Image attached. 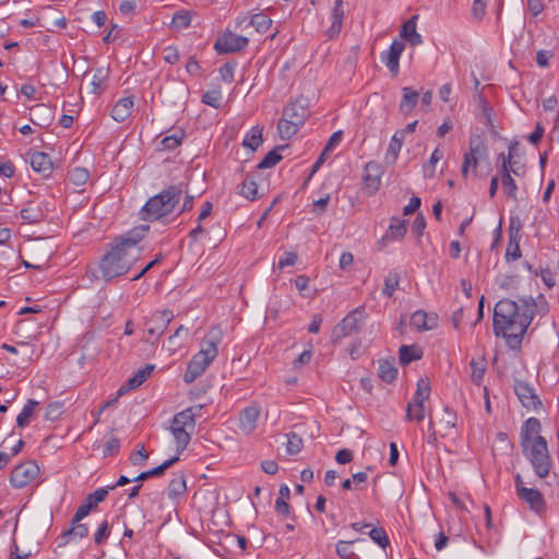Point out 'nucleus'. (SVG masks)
I'll list each match as a JSON object with an SVG mask.
<instances>
[{"mask_svg": "<svg viewBox=\"0 0 559 559\" xmlns=\"http://www.w3.org/2000/svg\"><path fill=\"white\" fill-rule=\"evenodd\" d=\"M59 167V153L56 154L53 148H50V152L37 151V174H41L44 178H50L53 170Z\"/></svg>", "mask_w": 559, "mask_h": 559, "instance_id": "4468645a", "label": "nucleus"}, {"mask_svg": "<svg viewBox=\"0 0 559 559\" xmlns=\"http://www.w3.org/2000/svg\"><path fill=\"white\" fill-rule=\"evenodd\" d=\"M182 195L180 186H169L158 194L150 198L140 211L143 221L160 219L175 210Z\"/></svg>", "mask_w": 559, "mask_h": 559, "instance_id": "20e7f679", "label": "nucleus"}, {"mask_svg": "<svg viewBox=\"0 0 559 559\" xmlns=\"http://www.w3.org/2000/svg\"><path fill=\"white\" fill-rule=\"evenodd\" d=\"M108 69L107 68H97L94 71L93 78H92V85H93V92L98 93L103 88V83L108 78Z\"/></svg>", "mask_w": 559, "mask_h": 559, "instance_id": "09e8293b", "label": "nucleus"}, {"mask_svg": "<svg viewBox=\"0 0 559 559\" xmlns=\"http://www.w3.org/2000/svg\"><path fill=\"white\" fill-rule=\"evenodd\" d=\"M514 392L524 407L536 409L538 406H542L539 397L527 382L516 381Z\"/></svg>", "mask_w": 559, "mask_h": 559, "instance_id": "2eb2a0df", "label": "nucleus"}, {"mask_svg": "<svg viewBox=\"0 0 559 559\" xmlns=\"http://www.w3.org/2000/svg\"><path fill=\"white\" fill-rule=\"evenodd\" d=\"M523 227L522 221L519 216H511L509 224V238L521 239V229Z\"/></svg>", "mask_w": 559, "mask_h": 559, "instance_id": "e2e57ef3", "label": "nucleus"}, {"mask_svg": "<svg viewBox=\"0 0 559 559\" xmlns=\"http://www.w3.org/2000/svg\"><path fill=\"white\" fill-rule=\"evenodd\" d=\"M419 100V93L409 86L402 88V99L399 109L403 115H408L413 111Z\"/></svg>", "mask_w": 559, "mask_h": 559, "instance_id": "bb28decb", "label": "nucleus"}, {"mask_svg": "<svg viewBox=\"0 0 559 559\" xmlns=\"http://www.w3.org/2000/svg\"><path fill=\"white\" fill-rule=\"evenodd\" d=\"M260 416V408L255 405H250L241 411L239 415V428L242 432L249 435L255 427Z\"/></svg>", "mask_w": 559, "mask_h": 559, "instance_id": "a211bd4d", "label": "nucleus"}, {"mask_svg": "<svg viewBox=\"0 0 559 559\" xmlns=\"http://www.w3.org/2000/svg\"><path fill=\"white\" fill-rule=\"evenodd\" d=\"M428 313L424 310L415 311L411 317V324L418 331H428Z\"/></svg>", "mask_w": 559, "mask_h": 559, "instance_id": "de8ad7c7", "label": "nucleus"}, {"mask_svg": "<svg viewBox=\"0 0 559 559\" xmlns=\"http://www.w3.org/2000/svg\"><path fill=\"white\" fill-rule=\"evenodd\" d=\"M403 132H395L393 134L385 153L386 163L394 164L396 162L399 153L403 145Z\"/></svg>", "mask_w": 559, "mask_h": 559, "instance_id": "7c9ffc66", "label": "nucleus"}, {"mask_svg": "<svg viewBox=\"0 0 559 559\" xmlns=\"http://www.w3.org/2000/svg\"><path fill=\"white\" fill-rule=\"evenodd\" d=\"M191 16L188 11H178L174 14L171 24L177 28H186L190 25Z\"/></svg>", "mask_w": 559, "mask_h": 559, "instance_id": "6e6d98bb", "label": "nucleus"}, {"mask_svg": "<svg viewBox=\"0 0 559 559\" xmlns=\"http://www.w3.org/2000/svg\"><path fill=\"white\" fill-rule=\"evenodd\" d=\"M425 418L424 403H408L406 407V419L420 423Z\"/></svg>", "mask_w": 559, "mask_h": 559, "instance_id": "37998d69", "label": "nucleus"}, {"mask_svg": "<svg viewBox=\"0 0 559 559\" xmlns=\"http://www.w3.org/2000/svg\"><path fill=\"white\" fill-rule=\"evenodd\" d=\"M302 449V439L296 432H289L287 435L286 450L290 455L297 454Z\"/></svg>", "mask_w": 559, "mask_h": 559, "instance_id": "8fccbe9b", "label": "nucleus"}, {"mask_svg": "<svg viewBox=\"0 0 559 559\" xmlns=\"http://www.w3.org/2000/svg\"><path fill=\"white\" fill-rule=\"evenodd\" d=\"M365 318V309L358 307L350 311L332 331V342L338 343L344 337L359 331V323Z\"/></svg>", "mask_w": 559, "mask_h": 559, "instance_id": "6e6552de", "label": "nucleus"}, {"mask_svg": "<svg viewBox=\"0 0 559 559\" xmlns=\"http://www.w3.org/2000/svg\"><path fill=\"white\" fill-rule=\"evenodd\" d=\"M248 38L230 31L225 32L219 36L215 44L214 49L219 53H233L245 49L248 46Z\"/></svg>", "mask_w": 559, "mask_h": 559, "instance_id": "1a4fd4ad", "label": "nucleus"}, {"mask_svg": "<svg viewBox=\"0 0 559 559\" xmlns=\"http://www.w3.org/2000/svg\"><path fill=\"white\" fill-rule=\"evenodd\" d=\"M221 341L222 331L218 328H212L202 340L200 350L188 364L183 374L186 383H192L206 370L218 354L217 346Z\"/></svg>", "mask_w": 559, "mask_h": 559, "instance_id": "f03ea898", "label": "nucleus"}, {"mask_svg": "<svg viewBox=\"0 0 559 559\" xmlns=\"http://www.w3.org/2000/svg\"><path fill=\"white\" fill-rule=\"evenodd\" d=\"M417 15L409 17L401 27L400 36L408 41L412 46H419L423 44V37L417 32Z\"/></svg>", "mask_w": 559, "mask_h": 559, "instance_id": "412c9836", "label": "nucleus"}, {"mask_svg": "<svg viewBox=\"0 0 559 559\" xmlns=\"http://www.w3.org/2000/svg\"><path fill=\"white\" fill-rule=\"evenodd\" d=\"M501 182L506 195L512 200H516L518 186L512 176H503V178H501Z\"/></svg>", "mask_w": 559, "mask_h": 559, "instance_id": "5fc2aeb1", "label": "nucleus"}, {"mask_svg": "<svg viewBox=\"0 0 559 559\" xmlns=\"http://www.w3.org/2000/svg\"><path fill=\"white\" fill-rule=\"evenodd\" d=\"M88 178L90 173L86 168L83 167H75L69 173V180L78 187L85 185Z\"/></svg>", "mask_w": 559, "mask_h": 559, "instance_id": "49530a36", "label": "nucleus"}, {"mask_svg": "<svg viewBox=\"0 0 559 559\" xmlns=\"http://www.w3.org/2000/svg\"><path fill=\"white\" fill-rule=\"evenodd\" d=\"M520 240L521 239L509 238L506 254H504L506 261L508 263L513 262L521 258L522 251L520 249Z\"/></svg>", "mask_w": 559, "mask_h": 559, "instance_id": "c03bdc74", "label": "nucleus"}, {"mask_svg": "<svg viewBox=\"0 0 559 559\" xmlns=\"http://www.w3.org/2000/svg\"><path fill=\"white\" fill-rule=\"evenodd\" d=\"M171 426L180 427V428H190L191 430L195 427V418L191 408H186L185 411L175 415L173 419Z\"/></svg>", "mask_w": 559, "mask_h": 559, "instance_id": "2f4dec72", "label": "nucleus"}, {"mask_svg": "<svg viewBox=\"0 0 559 559\" xmlns=\"http://www.w3.org/2000/svg\"><path fill=\"white\" fill-rule=\"evenodd\" d=\"M343 19H344V2H343V0H335L334 7L332 9V24L326 29V36L329 38L332 39L340 34V32L342 29Z\"/></svg>", "mask_w": 559, "mask_h": 559, "instance_id": "b1692460", "label": "nucleus"}, {"mask_svg": "<svg viewBox=\"0 0 559 559\" xmlns=\"http://www.w3.org/2000/svg\"><path fill=\"white\" fill-rule=\"evenodd\" d=\"M426 228V218L423 214H418L412 225V230L420 237Z\"/></svg>", "mask_w": 559, "mask_h": 559, "instance_id": "338daca9", "label": "nucleus"}, {"mask_svg": "<svg viewBox=\"0 0 559 559\" xmlns=\"http://www.w3.org/2000/svg\"><path fill=\"white\" fill-rule=\"evenodd\" d=\"M406 221L392 217L390 226L385 235L379 241V245L384 243L386 240H401L406 235Z\"/></svg>", "mask_w": 559, "mask_h": 559, "instance_id": "393cba45", "label": "nucleus"}, {"mask_svg": "<svg viewBox=\"0 0 559 559\" xmlns=\"http://www.w3.org/2000/svg\"><path fill=\"white\" fill-rule=\"evenodd\" d=\"M55 116L56 107H52L45 103H37V127H49L53 122Z\"/></svg>", "mask_w": 559, "mask_h": 559, "instance_id": "c85d7f7f", "label": "nucleus"}, {"mask_svg": "<svg viewBox=\"0 0 559 559\" xmlns=\"http://www.w3.org/2000/svg\"><path fill=\"white\" fill-rule=\"evenodd\" d=\"M545 8V0H527V9L530 13L537 16Z\"/></svg>", "mask_w": 559, "mask_h": 559, "instance_id": "774afa93", "label": "nucleus"}, {"mask_svg": "<svg viewBox=\"0 0 559 559\" xmlns=\"http://www.w3.org/2000/svg\"><path fill=\"white\" fill-rule=\"evenodd\" d=\"M148 225H140L129 230L123 236L116 239V241L120 242L124 246V248L129 249L132 252L139 251L141 253V249L136 247L138 242L144 238L146 233L148 231Z\"/></svg>", "mask_w": 559, "mask_h": 559, "instance_id": "f3484780", "label": "nucleus"}, {"mask_svg": "<svg viewBox=\"0 0 559 559\" xmlns=\"http://www.w3.org/2000/svg\"><path fill=\"white\" fill-rule=\"evenodd\" d=\"M187 490L186 479L183 475L173 478L168 485V497L175 499Z\"/></svg>", "mask_w": 559, "mask_h": 559, "instance_id": "a19ab883", "label": "nucleus"}, {"mask_svg": "<svg viewBox=\"0 0 559 559\" xmlns=\"http://www.w3.org/2000/svg\"><path fill=\"white\" fill-rule=\"evenodd\" d=\"M35 414V399H28L22 412L17 415L16 425L19 428L26 427Z\"/></svg>", "mask_w": 559, "mask_h": 559, "instance_id": "e433bc0d", "label": "nucleus"}, {"mask_svg": "<svg viewBox=\"0 0 559 559\" xmlns=\"http://www.w3.org/2000/svg\"><path fill=\"white\" fill-rule=\"evenodd\" d=\"M487 154V145L486 143L479 138H472L469 140V152L464 154V160L462 165V175L463 177H466L468 174V169L472 166L473 168H476L478 165L477 156L481 157Z\"/></svg>", "mask_w": 559, "mask_h": 559, "instance_id": "9b49d317", "label": "nucleus"}, {"mask_svg": "<svg viewBox=\"0 0 559 559\" xmlns=\"http://www.w3.org/2000/svg\"><path fill=\"white\" fill-rule=\"evenodd\" d=\"M133 110V98L130 97H123L120 98L112 107L111 109V117L114 120L118 122L124 121Z\"/></svg>", "mask_w": 559, "mask_h": 559, "instance_id": "a878e982", "label": "nucleus"}, {"mask_svg": "<svg viewBox=\"0 0 559 559\" xmlns=\"http://www.w3.org/2000/svg\"><path fill=\"white\" fill-rule=\"evenodd\" d=\"M524 456L527 457L535 474L539 478H546L551 469L552 461L549 455L547 441L542 436H535L532 445L522 449Z\"/></svg>", "mask_w": 559, "mask_h": 559, "instance_id": "423d86ee", "label": "nucleus"}, {"mask_svg": "<svg viewBox=\"0 0 559 559\" xmlns=\"http://www.w3.org/2000/svg\"><path fill=\"white\" fill-rule=\"evenodd\" d=\"M400 277L397 273H390L384 280L383 294L392 297L395 289L399 287Z\"/></svg>", "mask_w": 559, "mask_h": 559, "instance_id": "864d4df0", "label": "nucleus"}, {"mask_svg": "<svg viewBox=\"0 0 559 559\" xmlns=\"http://www.w3.org/2000/svg\"><path fill=\"white\" fill-rule=\"evenodd\" d=\"M539 431L540 421L535 417L528 418L521 428L520 439L522 449H526L527 447L532 445L535 438L533 436H539Z\"/></svg>", "mask_w": 559, "mask_h": 559, "instance_id": "4be33fe9", "label": "nucleus"}, {"mask_svg": "<svg viewBox=\"0 0 559 559\" xmlns=\"http://www.w3.org/2000/svg\"><path fill=\"white\" fill-rule=\"evenodd\" d=\"M110 535V528H109V524H108V521L107 520H104L96 533L94 534V542L97 544V545H100L103 544Z\"/></svg>", "mask_w": 559, "mask_h": 559, "instance_id": "680f3d73", "label": "nucleus"}, {"mask_svg": "<svg viewBox=\"0 0 559 559\" xmlns=\"http://www.w3.org/2000/svg\"><path fill=\"white\" fill-rule=\"evenodd\" d=\"M440 423L445 433H448L449 430L453 429L456 425V414L445 407Z\"/></svg>", "mask_w": 559, "mask_h": 559, "instance_id": "bf43d9fd", "label": "nucleus"}, {"mask_svg": "<svg viewBox=\"0 0 559 559\" xmlns=\"http://www.w3.org/2000/svg\"><path fill=\"white\" fill-rule=\"evenodd\" d=\"M87 524H80L76 527H70L61 534V538L64 540L63 544L70 543L75 539H82L88 535Z\"/></svg>", "mask_w": 559, "mask_h": 559, "instance_id": "f704fd0d", "label": "nucleus"}, {"mask_svg": "<svg viewBox=\"0 0 559 559\" xmlns=\"http://www.w3.org/2000/svg\"><path fill=\"white\" fill-rule=\"evenodd\" d=\"M472 368L471 380L475 385H480L486 372V360L481 358L479 360L472 359L469 362Z\"/></svg>", "mask_w": 559, "mask_h": 559, "instance_id": "c9c22d12", "label": "nucleus"}, {"mask_svg": "<svg viewBox=\"0 0 559 559\" xmlns=\"http://www.w3.org/2000/svg\"><path fill=\"white\" fill-rule=\"evenodd\" d=\"M405 49L402 40L394 39L388 51L381 53V61L386 66L393 76L400 72V58Z\"/></svg>", "mask_w": 559, "mask_h": 559, "instance_id": "f8f14e48", "label": "nucleus"}, {"mask_svg": "<svg viewBox=\"0 0 559 559\" xmlns=\"http://www.w3.org/2000/svg\"><path fill=\"white\" fill-rule=\"evenodd\" d=\"M154 365H146L144 368L138 370L133 377H131L118 390V396H121L130 390L139 388L144 381H146L154 371Z\"/></svg>", "mask_w": 559, "mask_h": 559, "instance_id": "aec40b11", "label": "nucleus"}, {"mask_svg": "<svg viewBox=\"0 0 559 559\" xmlns=\"http://www.w3.org/2000/svg\"><path fill=\"white\" fill-rule=\"evenodd\" d=\"M140 252H132L116 241L115 246L100 260L99 267L105 281L126 274L139 260Z\"/></svg>", "mask_w": 559, "mask_h": 559, "instance_id": "7ed1b4c3", "label": "nucleus"}, {"mask_svg": "<svg viewBox=\"0 0 559 559\" xmlns=\"http://www.w3.org/2000/svg\"><path fill=\"white\" fill-rule=\"evenodd\" d=\"M108 496V489L98 488L94 492L88 493L81 506L78 508L80 510V514H85L86 516L97 508L98 503L104 501Z\"/></svg>", "mask_w": 559, "mask_h": 559, "instance_id": "5701e85b", "label": "nucleus"}, {"mask_svg": "<svg viewBox=\"0 0 559 559\" xmlns=\"http://www.w3.org/2000/svg\"><path fill=\"white\" fill-rule=\"evenodd\" d=\"M400 364L406 366L423 357V350L415 345H402L399 350Z\"/></svg>", "mask_w": 559, "mask_h": 559, "instance_id": "c756f323", "label": "nucleus"}, {"mask_svg": "<svg viewBox=\"0 0 559 559\" xmlns=\"http://www.w3.org/2000/svg\"><path fill=\"white\" fill-rule=\"evenodd\" d=\"M182 139H183V132L180 131L179 134L175 133L173 135L165 136L160 141V145H162L163 150L171 151V150H175L176 147H178L181 144Z\"/></svg>", "mask_w": 559, "mask_h": 559, "instance_id": "603ef678", "label": "nucleus"}, {"mask_svg": "<svg viewBox=\"0 0 559 559\" xmlns=\"http://www.w3.org/2000/svg\"><path fill=\"white\" fill-rule=\"evenodd\" d=\"M250 24L254 26V28L259 33H265L272 25V20L263 13H257L252 15Z\"/></svg>", "mask_w": 559, "mask_h": 559, "instance_id": "a18cd8bd", "label": "nucleus"}, {"mask_svg": "<svg viewBox=\"0 0 559 559\" xmlns=\"http://www.w3.org/2000/svg\"><path fill=\"white\" fill-rule=\"evenodd\" d=\"M520 490L521 493L518 497L525 501L533 511L537 513L545 511L546 502L539 490L534 488H521Z\"/></svg>", "mask_w": 559, "mask_h": 559, "instance_id": "6ab92c4d", "label": "nucleus"}, {"mask_svg": "<svg viewBox=\"0 0 559 559\" xmlns=\"http://www.w3.org/2000/svg\"><path fill=\"white\" fill-rule=\"evenodd\" d=\"M35 479V462L29 461L15 466L11 473L10 481L14 488H23Z\"/></svg>", "mask_w": 559, "mask_h": 559, "instance_id": "ddd939ff", "label": "nucleus"}, {"mask_svg": "<svg viewBox=\"0 0 559 559\" xmlns=\"http://www.w3.org/2000/svg\"><path fill=\"white\" fill-rule=\"evenodd\" d=\"M221 92L213 90L203 94L202 102L213 108H218L221 106Z\"/></svg>", "mask_w": 559, "mask_h": 559, "instance_id": "052dcab7", "label": "nucleus"}, {"mask_svg": "<svg viewBox=\"0 0 559 559\" xmlns=\"http://www.w3.org/2000/svg\"><path fill=\"white\" fill-rule=\"evenodd\" d=\"M430 383L427 379H419L417 382V389L413 397V403H425L430 395Z\"/></svg>", "mask_w": 559, "mask_h": 559, "instance_id": "79ce46f5", "label": "nucleus"}, {"mask_svg": "<svg viewBox=\"0 0 559 559\" xmlns=\"http://www.w3.org/2000/svg\"><path fill=\"white\" fill-rule=\"evenodd\" d=\"M263 142L262 128L259 126L253 127L250 132L243 139V146L255 151Z\"/></svg>", "mask_w": 559, "mask_h": 559, "instance_id": "58836bf2", "label": "nucleus"}, {"mask_svg": "<svg viewBox=\"0 0 559 559\" xmlns=\"http://www.w3.org/2000/svg\"><path fill=\"white\" fill-rule=\"evenodd\" d=\"M67 20L60 11L52 7H44L37 15V27L47 32H55L56 28H64Z\"/></svg>", "mask_w": 559, "mask_h": 559, "instance_id": "9d476101", "label": "nucleus"}, {"mask_svg": "<svg viewBox=\"0 0 559 559\" xmlns=\"http://www.w3.org/2000/svg\"><path fill=\"white\" fill-rule=\"evenodd\" d=\"M382 168L377 162H368L364 168L362 181L369 193L379 190L381 183Z\"/></svg>", "mask_w": 559, "mask_h": 559, "instance_id": "dca6fc26", "label": "nucleus"}, {"mask_svg": "<svg viewBox=\"0 0 559 559\" xmlns=\"http://www.w3.org/2000/svg\"><path fill=\"white\" fill-rule=\"evenodd\" d=\"M239 193L247 200H257L259 198L258 183L252 175L247 176L240 187Z\"/></svg>", "mask_w": 559, "mask_h": 559, "instance_id": "72a5a7b5", "label": "nucleus"}, {"mask_svg": "<svg viewBox=\"0 0 559 559\" xmlns=\"http://www.w3.org/2000/svg\"><path fill=\"white\" fill-rule=\"evenodd\" d=\"M309 116V110L300 100H296L283 110V117L277 123L282 139H289L296 134Z\"/></svg>", "mask_w": 559, "mask_h": 559, "instance_id": "39448f33", "label": "nucleus"}, {"mask_svg": "<svg viewBox=\"0 0 559 559\" xmlns=\"http://www.w3.org/2000/svg\"><path fill=\"white\" fill-rule=\"evenodd\" d=\"M285 147V145H280L270 151L264 156V158L258 164L257 168L264 169L275 166L277 163L282 160V155L278 153V151L284 150Z\"/></svg>", "mask_w": 559, "mask_h": 559, "instance_id": "ea45409f", "label": "nucleus"}, {"mask_svg": "<svg viewBox=\"0 0 559 559\" xmlns=\"http://www.w3.org/2000/svg\"><path fill=\"white\" fill-rule=\"evenodd\" d=\"M379 377L386 383H392L397 376V369L388 360H379Z\"/></svg>", "mask_w": 559, "mask_h": 559, "instance_id": "4c0bfd02", "label": "nucleus"}, {"mask_svg": "<svg viewBox=\"0 0 559 559\" xmlns=\"http://www.w3.org/2000/svg\"><path fill=\"white\" fill-rule=\"evenodd\" d=\"M236 63L226 62L219 68V75L224 82L230 83L234 80Z\"/></svg>", "mask_w": 559, "mask_h": 559, "instance_id": "69168bd1", "label": "nucleus"}, {"mask_svg": "<svg viewBox=\"0 0 559 559\" xmlns=\"http://www.w3.org/2000/svg\"><path fill=\"white\" fill-rule=\"evenodd\" d=\"M175 316L171 310L165 309L154 312L145 322V335L143 341L154 344L164 334Z\"/></svg>", "mask_w": 559, "mask_h": 559, "instance_id": "0eeeda50", "label": "nucleus"}, {"mask_svg": "<svg viewBox=\"0 0 559 559\" xmlns=\"http://www.w3.org/2000/svg\"><path fill=\"white\" fill-rule=\"evenodd\" d=\"M62 413H63V403H61V402L50 403L46 408L45 418L47 420L53 421L57 418H59Z\"/></svg>", "mask_w": 559, "mask_h": 559, "instance_id": "13d9d810", "label": "nucleus"}, {"mask_svg": "<svg viewBox=\"0 0 559 559\" xmlns=\"http://www.w3.org/2000/svg\"><path fill=\"white\" fill-rule=\"evenodd\" d=\"M537 305L532 297L520 298V301L501 299L493 309V334L503 337L511 349H519L524 334L536 313Z\"/></svg>", "mask_w": 559, "mask_h": 559, "instance_id": "f257e3e1", "label": "nucleus"}, {"mask_svg": "<svg viewBox=\"0 0 559 559\" xmlns=\"http://www.w3.org/2000/svg\"><path fill=\"white\" fill-rule=\"evenodd\" d=\"M359 539H356L358 542ZM355 540L346 542V540H340L336 544V554L342 559H350L354 557V551L350 549V545L354 544Z\"/></svg>", "mask_w": 559, "mask_h": 559, "instance_id": "4d7b16f0", "label": "nucleus"}, {"mask_svg": "<svg viewBox=\"0 0 559 559\" xmlns=\"http://www.w3.org/2000/svg\"><path fill=\"white\" fill-rule=\"evenodd\" d=\"M370 538L383 549L389 546L390 540L383 527H373L369 532Z\"/></svg>", "mask_w": 559, "mask_h": 559, "instance_id": "3c124183", "label": "nucleus"}, {"mask_svg": "<svg viewBox=\"0 0 559 559\" xmlns=\"http://www.w3.org/2000/svg\"><path fill=\"white\" fill-rule=\"evenodd\" d=\"M120 449V440L117 437H110L106 443L103 451L104 456H111L119 452Z\"/></svg>", "mask_w": 559, "mask_h": 559, "instance_id": "0e129e2a", "label": "nucleus"}, {"mask_svg": "<svg viewBox=\"0 0 559 559\" xmlns=\"http://www.w3.org/2000/svg\"><path fill=\"white\" fill-rule=\"evenodd\" d=\"M179 461V456H173L171 459L166 460L160 465L140 473L136 477L132 479V481H144L151 477L162 476L169 467H171L175 463Z\"/></svg>", "mask_w": 559, "mask_h": 559, "instance_id": "cd10ccee", "label": "nucleus"}, {"mask_svg": "<svg viewBox=\"0 0 559 559\" xmlns=\"http://www.w3.org/2000/svg\"><path fill=\"white\" fill-rule=\"evenodd\" d=\"M170 430L177 443L176 456H179V454L182 453L188 447L191 440V433L186 428H180L179 426H171Z\"/></svg>", "mask_w": 559, "mask_h": 559, "instance_id": "473e14b6", "label": "nucleus"}]
</instances>
